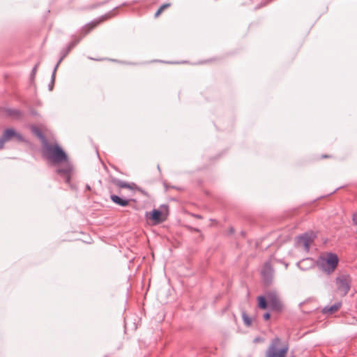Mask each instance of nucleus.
<instances>
[{
  "mask_svg": "<svg viewBox=\"0 0 357 357\" xmlns=\"http://www.w3.org/2000/svg\"><path fill=\"white\" fill-rule=\"evenodd\" d=\"M242 319L245 326H250L252 325V319L249 317L245 311L242 312Z\"/></svg>",
  "mask_w": 357,
  "mask_h": 357,
  "instance_id": "6ab92c4d",
  "label": "nucleus"
},
{
  "mask_svg": "<svg viewBox=\"0 0 357 357\" xmlns=\"http://www.w3.org/2000/svg\"><path fill=\"white\" fill-rule=\"evenodd\" d=\"M111 183L119 188H128L130 190H135L137 188V186L135 183H127L116 178H112Z\"/></svg>",
  "mask_w": 357,
  "mask_h": 357,
  "instance_id": "9b49d317",
  "label": "nucleus"
},
{
  "mask_svg": "<svg viewBox=\"0 0 357 357\" xmlns=\"http://www.w3.org/2000/svg\"><path fill=\"white\" fill-rule=\"evenodd\" d=\"M101 22V20H93L86 24L79 31L80 37L74 40L70 41L66 47L71 51L83 38L86 35L90 33L93 29H95Z\"/></svg>",
  "mask_w": 357,
  "mask_h": 357,
  "instance_id": "39448f33",
  "label": "nucleus"
},
{
  "mask_svg": "<svg viewBox=\"0 0 357 357\" xmlns=\"http://www.w3.org/2000/svg\"><path fill=\"white\" fill-rule=\"evenodd\" d=\"M70 50L67 47L62 49L60 52V58L57 61L58 63H61L63 59L69 54Z\"/></svg>",
  "mask_w": 357,
  "mask_h": 357,
  "instance_id": "a211bd4d",
  "label": "nucleus"
},
{
  "mask_svg": "<svg viewBox=\"0 0 357 357\" xmlns=\"http://www.w3.org/2000/svg\"><path fill=\"white\" fill-rule=\"evenodd\" d=\"M108 1H104L103 3H102V4H104V3H106ZM99 5H101V3H100Z\"/></svg>",
  "mask_w": 357,
  "mask_h": 357,
  "instance_id": "f704fd0d",
  "label": "nucleus"
},
{
  "mask_svg": "<svg viewBox=\"0 0 357 357\" xmlns=\"http://www.w3.org/2000/svg\"><path fill=\"white\" fill-rule=\"evenodd\" d=\"M2 139L3 143L15 138L18 142H26L24 137L22 134L17 132L14 128H6L2 134Z\"/></svg>",
  "mask_w": 357,
  "mask_h": 357,
  "instance_id": "9d476101",
  "label": "nucleus"
},
{
  "mask_svg": "<svg viewBox=\"0 0 357 357\" xmlns=\"http://www.w3.org/2000/svg\"><path fill=\"white\" fill-rule=\"evenodd\" d=\"M194 216H195V218H198V219H202V215H198V214H195V215H194Z\"/></svg>",
  "mask_w": 357,
  "mask_h": 357,
  "instance_id": "c756f323",
  "label": "nucleus"
},
{
  "mask_svg": "<svg viewBox=\"0 0 357 357\" xmlns=\"http://www.w3.org/2000/svg\"><path fill=\"white\" fill-rule=\"evenodd\" d=\"M271 317V314L269 312H265L264 314H263V319L266 321H268Z\"/></svg>",
  "mask_w": 357,
  "mask_h": 357,
  "instance_id": "b1692460",
  "label": "nucleus"
},
{
  "mask_svg": "<svg viewBox=\"0 0 357 357\" xmlns=\"http://www.w3.org/2000/svg\"><path fill=\"white\" fill-rule=\"evenodd\" d=\"M187 228L190 231H195V232H197V233H200L201 232V230L199 229H198V228H195V227H192L191 226H188Z\"/></svg>",
  "mask_w": 357,
  "mask_h": 357,
  "instance_id": "5701e85b",
  "label": "nucleus"
},
{
  "mask_svg": "<svg viewBox=\"0 0 357 357\" xmlns=\"http://www.w3.org/2000/svg\"><path fill=\"white\" fill-rule=\"evenodd\" d=\"M30 114L31 116L34 117L38 116L39 115L38 113L33 109L30 110Z\"/></svg>",
  "mask_w": 357,
  "mask_h": 357,
  "instance_id": "393cba45",
  "label": "nucleus"
},
{
  "mask_svg": "<svg viewBox=\"0 0 357 357\" xmlns=\"http://www.w3.org/2000/svg\"><path fill=\"white\" fill-rule=\"evenodd\" d=\"M169 215V206L162 204L159 208H154L149 213H146L145 217L152 221L153 225H157L165 222Z\"/></svg>",
  "mask_w": 357,
  "mask_h": 357,
  "instance_id": "20e7f679",
  "label": "nucleus"
},
{
  "mask_svg": "<svg viewBox=\"0 0 357 357\" xmlns=\"http://www.w3.org/2000/svg\"><path fill=\"white\" fill-rule=\"evenodd\" d=\"M54 85V81L51 80L50 83L48 85V88L50 91H52Z\"/></svg>",
  "mask_w": 357,
  "mask_h": 357,
  "instance_id": "bb28decb",
  "label": "nucleus"
},
{
  "mask_svg": "<svg viewBox=\"0 0 357 357\" xmlns=\"http://www.w3.org/2000/svg\"><path fill=\"white\" fill-rule=\"evenodd\" d=\"M31 130L33 133L40 140L42 147L45 144V143L48 142L47 139L38 128L33 126Z\"/></svg>",
  "mask_w": 357,
  "mask_h": 357,
  "instance_id": "2eb2a0df",
  "label": "nucleus"
},
{
  "mask_svg": "<svg viewBox=\"0 0 357 357\" xmlns=\"http://www.w3.org/2000/svg\"><path fill=\"white\" fill-rule=\"evenodd\" d=\"M280 338L278 337L273 338L266 351L265 357H286L289 347L285 344L280 347Z\"/></svg>",
  "mask_w": 357,
  "mask_h": 357,
  "instance_id": "7ed1b4c3",
  "label": "nucleus"
},
{
  "mask_svg": "<svg viewBox=\"0 0 357 357\" xmlns=\"http://www.w3.org/2000/svg\"><path fill=\"white\" fill-rule=\"evenodd\" d=\"M3 147H4L3 141L2 139V137H0V150L3 149Z\"/></svg>",
  "mask_w": 357,
  "mask_h": 357,
  "instance_id": "cd10ccee",
  "label": "nucleus"
},
{
  "mask_svg": "<svg viewBox=\"0 0 357 357\" xmlns=\"http://www.w3.org/2000/svg\"><path fill=\"white\" fill-rule=\"evenodd\" d=\"M42 153L43 156L52 165H60L56 168V173L70 185L74 167L63 149L57 142H48L43 146Z\"/></svg>",
  "mask_w": 357,
  "mask_h": 357,
  "instance_id": "f257e3e1",
  "label": "nucleus"
},
{
  "mask_svg": "<svg viewBox=\"0 0 357 357\" xmlns=\"http://www.w3.org/2000/svg\"><path fill=\"white\" fill-rule=\"evenodd\" d=\"M259 340H260V337H256V338L254 340V342H259Z\"/></svg>",
  "mask_w": 357,
  "mask_h": 357,
  "instance_id": "2f4dec72",
  "label": "nucleus"
},
{
  "mask_svg": "<svg viewBox=\"0 0 357 357\" xmlns=\"http://www.w3.org/2000/svg\"><path fill=\"white\" fill-rule=\"evenodd\" d=\"M263 284L268 287L273 281L274 270L270 261H266L261 271Z\"/></svg>",
  "mask_w": 357,
  "mask_h": 357,
  "instance_id": "0eeeda50",
  "label": "nucleus"
},
{
  "mask_svg": "<svg viewBox=\"0 0 357 357\" xmlns=\"http://www.w3.org/2000/svg\"><path fill=\"white\" fill-rule=\"evenodd\" d=\"M317 238V234L313 231H307L302 234L297 238V242L302 243L306 252L310 250V245Z\"/></svg>",
  "mask_w": 357,
  "mask_h": 357,
  "instance_id": "1a4fd4ad",
  "label": "nucleus"
},
{
  "mask_svg": "<svg viewBox=\"0 0 357 357\" xmlns=\"http://www.w3.org/2000/svg\"><path fill=\"white\" fill-rule=\"evenodd\" d=\"M338 262L337 255L335 253L329 252L325 257L320 258L317 261V264L324 273L330 275L335 271Z\"/></svg>",
  "mask_w": 357,
  "mask_h": 357,
  "instance_id": "f03ea898",
  "label": "nucleus"
},
{
  "mask_svg": "<svg viewBox=\"0 0 357 357\" xmlns=\"http://www.w3.org/2000/svg\"><path fill=\"white\" fill-rule=\"evenodd\" d=\"M38 64L35 65V66L32 68V70L30 74V79L31 81H33L36 77L37 68H38Z\"/></svg>",
  "mask_w": 357,
  "mask_h": 357,
  "instance_id": "aec40b11",
  "label": "nucleus"
},
{
  "mask_svg": "<svg viewBox=\"0 0 357 357\" xmlns=\"http://www.w3.org/2000/svg\"><path fill=\"white\" fill-rule=\"evenodd\" d=\"M268 299L266 296H259L257 297V306L259 308L266 310L268 307Z\"/></svg>",
  "mask_w": 357,
  "mask_h": 357,
  "instance_id": "dca6fc26",
  "label": "nucleus"
},
{
  "mask_svg": "<svg viewBox=\"0 0 357 357\" xmlns=\"http://www.w3.org/2000/svg\"><path fill=\"white\" fill-rule=\"evenodd\" d=\"M331 158V156L328 155H321V158Z\"/></svg>",
  "mask_w": 357,
  "mask_h": 357,
  "instance_id": "c85d7f7f",
  "label": "nucleus"
},
{
  "mask_svg": "<svg viewBox=\"0 0 357 357\" xmlns=\"http://www.w3.org/2000/svg\"><path fill=\"white\" fill-rule=\"evenodd\" d=\"M230 232H231V233H234V229L233 228H231V229H230Z\"/></svg>",
  "mask_w": 357,
  "mask_h": 357,
  "instance_id": "72a5a7b5",
  "label": "nucleus"
},
{
  "mask_svg": "<svg viewBox=\"0 0 357 357\" xmlns=\"http://www.w3.org/2000/svg\"><path fill=\"white\" fill-rule=\"evenodd\" d=\"M340 188H341V187H339V188H337L335 190H334V191L333 192H331V194L335 192L337 190H339Z\"/></svg>",
  "mask_w": 357,
  "mask_h": 357,
  "instance_id": "473e14b6",
  "label": "nucleus"
},
{
  "mask_svg": "<svg viewBox=\"0 0 357 357\" xmlns=\"http://www.w3.org/2000/svg\"><path fill=\"white\" fill-rule=\"evenodd\" d=\"M273 1V0H265V1H263L259 5H257L255 8L256 9L261 8L268 5L269 3H271Z\"/></svg>",
  "mask_w": 357,
  "mask_h": 357,
  "instance_id": "412c9836",
  "label": "nucleus"
},
{
  "mask_svg": "<svg viewBox=\"0 0 357 357\" xmlns=\"http://www.w3.org/2000/svg\"><path fill=\"white\" fill-rule=\"evenodd\" d=\"M4 112L6 116L11 117L15 120H20L22 119L23 113L17 109L5 108Z\"/></svg>",
  "mask_w": 357,
  "mask_h": 357,
  "instance_id": "f8f14e48",
  "label": "nucleus"
},
{
  "mask_svg": "<svg viewBox=\"0 0 357 357\" xmlns=\"http://www.w3.org/2000/svg\"><path fill=\"white\" fill-rule=\"evenodd\" d=\"M166 188H174V189L180 190V188H178V187H176V186H169V187L166 186Z\"/></svg>",
  "mask_w": 357,
  "mask_h": 357,
  "instance_id": "7c9ffc66",
  "label": "nucleus"
},
{
  "mask_svg": "<svg viewBox=\"0 0 357 357\" xmlns=\"http://www.w3.org/2000/svg\"><path fill=\"white\" fill-rule=\"evenodd\" d=\"M342 306V302H336L331 306H325L321 312L323 314H332L337 312Z\"/></svg>",
  "mask_w": 357,
  "mask_h": 357,
  "instance_id": "ddd939ff",
  "label": "nucleus"
},
{
  "mask_svg": "<svg viewBox=\"0 0 357 357\" xmlns=\"http://www.w3.org/2000/svg\"><path fill=\"white\" fill-rule=\"evenodd\" d=\"M59 64L60 63H56V66H55V67H54V68L53 70V72H52V76H51V80H52V81H55L56 71Z\"/></svg>",
  "mask_w": 357,
  "mask_h": 357,
  "instance_id": "4be33fe9",
  "label": "nucleus"
},
{
  "mask_svg": "<svg viewBox=\"0 0 357 357\" xmlns=\"http://www.w3.org/2000/svg\"><path fill=\"white\" fill-rule=\"evenodd\" d=\"M337 290L342 296H345L351 289V280L349 275H341L336 278Z\"/></svg>",
  "mask_w": 357,
  "mask_h": 357,
  "instance_id": "423d86ee",
  "label": "nucleus"
},
{
  "mask_svg": "<svg viewBox=\"0 0 357 357\" xmlns=\"http://www.w3.org/2000/svg\"><path fill=\"white\" fill-rule=\"evenodd\" d=\"M110 199L112 202L120 206H127L129 204L130 199H123L116 195H111Z\"/></svg>",
  "mask_w": 357,
  "mask_h": 357,
  "instance_id": "4468645a",
  "label": "nucleus"
},
{
  "mask_svg": "<svg viewBox=\"0 0 357 357\" xmlns=\"http://www.w3.org/2000/svg\"><path fill=\"white\" fill-rule=\"evenodd\" d=\"M266 297L269 302L270 307L272 310L278 312L282 310L283 305L280 301L278 295L275 291L267 292Z\"/></svg>",
  "mask_w": 357,
  "mask_h": 357,
  "instance_id": "6e6552de",
  "label": "nucleus"
},
{
  "mask_svg": "<svg viewBox=\"0 0 357 357\" xmlns=\"http://www.w3.org/2000/svg\"><path fill=\"white\" fill-rule=\"evenodd\" d=\"M171 6V3H163L162 5L160 6V7L158 9V10L155 12V15H154V17L155 18L158 17L159 15L162 13V12Z\"/></svg>",
  "mask_w": 357,
  "mask_h": 357,
  "instance_id": "f3484780",
  "label": "nucleus"
},
{
  "mask_svg": "<svg viewBox=\"0 0 357 357\" xmlns=\"http://www.w3.org/2000/svg\"><path fill=\"white\" fill-rule=\"evenodd\" d=\"M352 220L354 225H357V213L353 215Z\"/></svg>",
  "mask_w": 357,
  "mask_h": 357,
  "instance_id": "a878e982",
  "label": "nucleus"
}]
</instances>
